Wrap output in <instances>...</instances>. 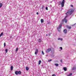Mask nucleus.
Instances as JSON below:
<instances>
[{
    "label": "nucleus",
    "instance_id": "nucleus-1",
    "mask_svg": "<svg viewBox=\"0 0 76 76\" xmlns=\"http://www.w3.org/2000/svg\"><path fill=\"white\" fill-rule=\"evenodd\" d=\"M74 11H75V10H74V9H70L66 13V15H68V14H69L70 15H71V14L73 13Z\"/></svg>",
    "mask_w": 76,
    "mask_h": 76
},
{
    "label": "nucleus",
    "instance_id": "nucleus-2",
    "mask_svg": "<svg viewBox=\"0 0 76 76\" xmlns=\"http://www.w3.org/2000/svg\"><path fill=\"white\" fill-rule=\"evenodd\" d=\"M64 2H65V1L64 0H63L62 2L61 1H59V3L61 5L62 7H64Z\"/></svg>",
    "mask_w": 76,
    "mask_h": 76
},
{
    "label": "nucleus",
    "instance_id": "nucleus-3",
    "mask_svg": "<svg viewBox=\"0 0 76 76\" xmlns=\"http://www.w3.org/2000/svg\"><path fill=\"white\" fill-rule=\"evenodd\" d=\"M61 27H62V24L61 23L60 24L59 26L57 28V29H58V31H59V32L60 31H61V30H60V29H61Z\"/></svg>",
    "mask_w": 76,
    "mask_h": 76
},
{
    "label": "nucleus",
    "instance_id": "nucleus-4",
    "mask_svg": "<svg viewBox=\"0 0 76 76\" xmlns=\"http://www.w3.org/2000/svg\"><path fill=\"white\" fill-rule=\"evenodd\" d=\"M21 73L22 72L20 71H15V74H16V75H18V74H19V75H20Z\"/></svg>",
    "mask_w": 76,
    "mask_h": 76
},
{
    "label": "nucleus",
    "instance_id": "nucleus-5",
    "mask_svg": "<svg viewBox=\"0 0 76 76\" xmlns=\"http://www.w3.org/2000/svg\"><path fill=\"white\" fill-rule=\"evenodd\" d=\"M51 51V48H49L48 49H47L46 52L47 53H49L50 51Z\"/></svg>",
    "mask_w": 76,
    "mask_h": 76
},
{
    "label": "nucleus",
    "instance_id": "nucleus-6",
    "mask_svg": "<svg viewBox=\"0 0 76 76\" xmlns=\"http://www.w3.org/2000/svg\"><path fill=\"white\" fill-rule=\"evenodd\" d=\"M64 34H67V31L66 29H65L64 30Z\"/></svg>",
    "mask_w": 76,
    "mask_h": 76
},
{
    "label": "nucleus",
    "instance_id": "nucleus-7",
    "mask_svg": "<svg viewBox=\"0 0 76 76\" xmlns=\"http://www.w3.org/2000/svg\"><path fill=\"white\" fill-rule=\"evenodd\" d=\"M66 28L68 29H71L72 28V27L71 26H66Z\"/></svg>",
    "mask_w": 76,
    "mask_h": 76
},
{
    "label": "nucleus",
    "instance_id": "nucleus-8",
    "mask_svg": "<svg viewBox=\"0 0 76 76\" xmlns=\"http://www.w3.org/2000/svg\"><path fill=\"white\" fill-rule=\"evenodd\" d=\"M3 6V4L2 3H0V7H1Z\"/></svg>",
    "mask_w": 76,
    "mask_h": 76
},
{
    "label": "nucleus",
    "instance_id": "nucleus-9",
    "mask_svg": "<svg viewBox=\"0 0 76 76\" xmlns=\"http://www.w3.org/2000/svg\"><path fill=\"white\" fill-rule=\"evenodd\" d=\"M64 70V71H67V68H66L64 67L63 68Z\"/></svg>",
    "mask_w": 76,
    "mask_h": 76
},
{
    "label": "nucleus",
    "instance_id": "nucleus-10",
    "mask_svg": "<svg viewBox=\"0 0 76 76\" xmlns=\"http://www.w3.org/2000/svg\"><path fill=\"white\" fill-rule=\"evenodd\" d=\"M2 35H3V33L2 32L0 34V38L1 37V36H2Z\"/></svg>",
    "mask_w": 76,
    "mask_h": 76
},
{
    "label": "nucleus",
    "instance_id": "nucleus-11",
    "mask_svg": "<svg viewBox=\"0 0 76 76\" xmlns=\"http://www.w3.org/2000/svg\"><path fill=\"white\" fill-rule=\"evenodd\" d=\"M41 23H43V22H44V19H41Z\"/></svg>",
    "mask_w": 76,
    "mask_h": 76
},
{
    "label": "nucleus",
    "instance_id": "nucleus-12",
    "mask_svg": "<svg viewBox=\"0 0 76 76\" xmlns=\"http://www.w3.org/2000/svg\"><path fill=\"white\" fill-rule=\"evenodd\" d=\"M41 63V60H39V65Z\"/></svg>",
    "mask_w": 76,
    "mask_h": 76
},
{
    "label": "nucleus",
    "instance_id": "nucleus-13",
    "mask_svg": "<svg viewBox=\"0 0 76 76\" xmlns=\"http://www.w3.org/2000/svg\"><path fill=\"white\" fill-rule=\"evenodd\" d=\"M29 68H28V67H26V70H29Z\"/></svg>",
    "mask_w": 76,
    "mask_h": 76
},
{
    "label": "nucleus",
    "instance_id": "nucleus-14",
    "mask_svg": "<svg viewBox=\"0 0 76 76\" xmlns=\"http://www.w3.org/2000/svg\"><path fill=\"white\" fill-rule=\"evenodd\" d=\"M67 17V16H66L65 17V18L63 20H62V21H63V22H64V19H66V18Z\"/></svg>",
    "mask_w": 76,
    "mask_h": 76
},
{
    "label": "nucleus",
    "instance_id": "nucleus-15",
    "mask_svg": "<svg viewBox=\"0 0 76 76\" xmlns=\"http://www.w3.org/2000/svg\"><path fill=\"white\" fill-rule=\"evenodd\" d=\"M72 73H71L69 74V75H67V76H72Z\"/></svg>",
    "mask_w": 76,
    "mask_h": 76
},
{
    "label": "nucleus",
    "instance_id": "nucleus-16",
    "mask_svg": "<svg viewBox=\"0 0 76 76\" xmlns=\"http://www.w3.org/2000/svg\"><path fill=\"white\" fill-rule=\"evenodd\" d=\"M11 70H13V67L12 66H11Z\"/></svg>",
    "mask_w": 76,
    "mask_h": 76
},
{
    "label": "nucleus",
    "instance_id": "nucleus-17",
    "mask_svg": "<svg viewBox=\"0 0 76 76\" xmlns=\"http://www.w3.org/2000/svg\"><path fill=\"white\" fill-rule=\"evenodd\" d=\"M8 50H7V49H5V51L6 53H7Z\"/></svg>",
    "mask_w": 76,
    "mask_h": 76
},
{
    "label": "nucleus",
    "instance_id": "nucleus-18",
    "mask_svg": "<svg viewBox=\"0 0 76 76\" xmlns=\"http://www.w3.org/2000/svg\"><path fill=\"white\" fill-rule=\"evenodd\" d=\"M64 20H65V23H67V20L65 19Z\"/></svg>",
    "mask_w": 76,
    "mask_h": 76
},
{
    "label": "nucleus",
    "instance_id": "nucleus-19",
    "mask_svg": "<svg viewBox=\"0 0 76 76\" xmlns=\"http://www.w3.org/2000/svg\"><path fill=\"white\" fill-rule=\"evenodd\" d=\"M19 49L18 48H16V50H15V51H18V50Z\"/></svg>",
    "mask_w": 76,
    "mask_h": 76
},
{
    "label": "nucleus",
    "instance_id": "nucleus-20",
    "mask_svg": "<svg viewBox=\"0 0 76 76\" xmlns=\"http://www.w3.org/2000/svg\"><path fill=\"white\" fill-rule=\"evenodd\" d=\"M55 65L56 66H58V64H55Z\"/></svg>",
    "mask_w": 76,
    "mask_h": 76
},
{
    "label": "nucleus",
    "instance_id": "nucleus-21",
    "mask_svg": "<svg viewBox=\"0 0 76 76\" xmlns=\"http://www.w3.org/2000/svg\"><path fill=\"white\" fill-rule=\"evenodd\" d=\"M75 69H76L75 67H73L72 69V70H75Z\"/></svg>",
    "mask_w": 76,
    "mask_h": 76
},
{
    "label": "nucleus",
    "instance_id": "nucleus-22",
    "mask_svg": "<svg viewBox=\"0 0 76 76\" xmlns=\"http://www.w3.org/2000/svg\"><path fill=\"white\" fill-rule=\"evenodd\" d=\"M36 52H37V53H38V50L37 49H36Z\"/></svg>",
    "mask_w": 76,
    "mask_h": 76
},
{
    "label": "nucleus",
    "instance_id": "nucleus-23",
    "mask_svg": "<svg viewBox=\"0 0 76 76\" xmlns=\"http://www.w3.org/2000/svg\"><path fill=\"white\" fill-rule=\"evenodd\" d=\"M42 53L43 55H44V52H43V51H42Z\"/></svg>",
    "mask_w": 76,
    "mask_h": 76
},
{
    "label": "nucleus",
    "instance_id": "nucleus-24",
    "mask_svg": "<svg viewBox=\"0 0 76 76\" xmlns=\"http://www.w3.org/2000/svg\"><path fill=\"white\" fill-rule=\"evenodd\" d=\"M52 61V59H50L48 60V61Z\"/></svg>",
    "mask_w": 76,
    "mask_h": 76
},
{
    "label": "nucleus",
    "instance_id": "nucleus-25",
    "mask_svg": "<svg viewBox=\"0 0 76 76\" xmlns=\"http://www.w3.org/2000/svg\"><path fill=\"white\" fill-rule=\"evenodd\" d=\"M6 46V43L4 42V47H5Z\"/></svg>",
    "mask_w": 76,
    "mask_h": 76
},
{
    "label": "nucleus",
    "instance_id": "nucleus-26",
    "mask_svg": "<svg viewBox=\"0 0 76 76\" xmlns=\"http://www.w3.org/2000/svg\"><path fill=\"white\" fill-rule=\"evenodd\" d=\"M39 40V42H41V39H39L38 40Z\"/></svg>",
    "mask_w": 76,
    "mask_h": 76
},
{
    "label": "nucleus",
    "instance_id": "nucleus-27",
    "mask_svg": "<svg viewBox=\"0 0 76 76\" xmlns=\"http://www.w3.org/2000/svg\"><path fill=\"white\" fill-rule=\"evenodd\" d=\"M46 9L47 10H48V7H46Z\"/></svg>",
    "mask_w": 76,
    "mask_h": 76
},
{
    "label": "nucleus",
    "instance_id": "nucleus-28",
    "mask_svg": "<svg viewBox=\"0 0 76 76\" xmlns=\"http://www.w3.org/2000/svg\"><path fill=\"white\" fill-rule=\"evenodd\" d=\"M60 48L61 49V50H62V49H63V48H62V47H60Z\"/></svg>",
    "mask_w": 76,
    "mask_h": 76
},
{
    "label": "nucleus",
    "instance_id": "nucleus-29",
    "mask_svg": "<svg viewBox=\"0 0 76 76\" xmlns=\"http://www.w3.org/2000/svg\"><path fill=\"white\" fill-rule=\"evenodd\" d=\"M37 53L38 52H37L35 51V54H37Z\"/></svg>",
    "mask_w": 76,
    "mask_h": 76
},
{
    "label": "nucleus",
    "instance_id": "nucleus-30",
    "mask_svg": "<svg viewBox=\"0 0 76 76\" xmlns=\"http://www.w3.org/2000/svg\"><path fill=\"white\" fill-rule=\"evenodd\" d=\"M36 14L37 15H39V13H38V12H37Z\"/></svg>",
    "mask_w": 76,
    "mask_h": 76
},
{
    "label": "nucleus",
    "instance_id": "nucleus-31",
    "mask_svg": "<svg viewBox=\"0 0 76 76\" xmlns=\"http://www.w3.org/2000/svg\"><path fill=\"white\" fill-rule=\"evenodd\" d=\"M60 61L61 63H63V61H62V59L60 60Z\"/></svg>",
    "mask_w": 76,
    "mask_h": 76
},
{
    "label": "nucleus",
    "instance_id": "nucleus-32",
    "mask_svg": "<svg viewBox=\"0 0 76 76\" xmlns=\"http://www.w3.org/2000/svg\"><path fill=\"white\" fill-rule=\"evenodd\" d=\"M58 40H60V38H59L58 39Z\"/></svg>",
    "mask_w": 76,
    "mask_h": 76
},
{
    "label": "nucleus",
    "instance_id": "nucleus-33",
    "mask_svg": "<svg viewBox=\"0 0 76 76\" xmlns=\"http://www.w3.org/2000/svg\"><path fill=\"white\" fill-rule=\"evenodd\" d=\"M60 40H61V41H62L63 40V39H61Z\"/></svg>",
    "mask_w": 76,
    "mask_h": 76
},
{
    "label": "nucleus",
    "instance_id": "nucleus-34",
    "mask_svg": "<svg viewBox=\"0 0 76 76\" xmlns=\"http://www.w3.org/2000/svg\"><path fill=\"white\" fill-rule=\"evenodd\" d=\"M52 76H56V75H52Z\"/></svg>",
    "mask_w": 76,
    "mask_h": 76
},
{
    "label": "nucleus",
    "instance_id": "nucleus-35",
    "mask_svg": "<svg viewBox=\"0 0 76 76\" xmlns=\"http://www.w3.org/2000/svg\"><path fill=\"white\" fill-rule=\"evenodd\" d=\"M73 5H71V7H73Z\"/></svg>",
    "mask_w": 76,
    "mask_h": 76
},
{
    "label": "nucleus",
    "instance_id": "nucleus-36",
    "mask_svg": "<svg viewBox=\"0 0 76 76\" xmlns=\"http://www.w3.org/2000/svg\"><path fill=\"white\" fill-rule=\"evenodd\" d=\"M47 35H47V34H46V36H47Z\"/></svg>",
    "mask_w": 76,
    "mask_h": 76
}]
</instances>
